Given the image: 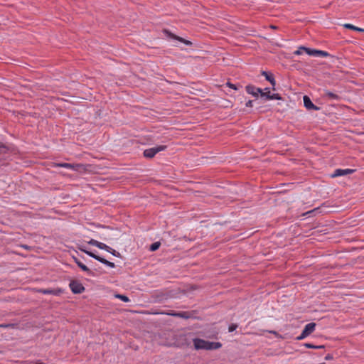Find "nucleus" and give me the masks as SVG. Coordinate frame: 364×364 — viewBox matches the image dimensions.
I'll return each instance as SVG.
<instances>
[{
    "label": "nucleus",
    "instance_id": "obj_1",
    "mask_svg": "<svg viewBox=\"0 0 364 364\" xmlns=\"http://www.w3.org/2000/svg\"><path fill=\"white\" fill-rule=\"evenodd\" d=\"M166 146L165 145H159L155 147H152L150 149H145L144 151V156L148 159L153 158L157 153L164 151L166 149Z\"/></svg>",
    "mask_w": 364,
    "mask_h": 364
},
{
    "label": "nucleus",
    "instance_id": "obj_2",
    "mask_svg": "<svg viewBox=\"0 0 364 364\" xmlns=\"http://www.w3.org/2000/svg\"><path fill=\"white\" fill-rule=\"evenodd\" d=\"M70 288L73 294H81L85 291V287L78 281L73 280L70 282Z\"/></svg>",
    "mask_w": 364,
    "mask_h": 364
},
{
    "label": "nucleus",
    "instance_id": "obj_3",
    "mask_svg": "<svg viewBox=\"0 0 364 364\" xmlns=\"http://www.w3.org/2000/svg\"><path fill=\"white\" fill-rule=\"evenodd\" d=\"M321 97L323 99L326 100L331 101H339L341 99V97L338 94L331 92L328 90H323V93L321 94Z\"/></svg>",
    "mask_w": 364,
    "mask_h": 364
},
{
    "label": "nucleus",
    "instance_id": "obj_4",
    "mask_svg": "<svg viewBox=\"0 0 364 364\" xmlns=\"http://www.w3.org/2000/svg\"><path fill=\"white\" fill-rule=\"evenodd\" d=\"M164 32L165 33L166 36L171 39L176 40L181 43H184L186 46H191L193 44L191 41L179 37L168 30H164Z\"/></svg>",
    "mask_w": 364,
    "mask_h": 364
},
{
    "label": "nucleus",
    "instance_id": "obj_5",
    "mask_svg": "<svg viewBox=\"0 0 364 364\" xmlns=\"http://www.w3.org/2000/svg\"><path fill=\"white\" fill-rule=\"evenodd\" d=\"M88 255L90 257L95 259L96 260L99 261L100 262L105 264L106 266H107L109 267H111V268L115 267L114 263L107 260L106 259H105V258H103V257H102L95 254L94 252L88 253Z\"/></svg>",
    "mask_w": 364,
    "mask_h": 364
},
{
    "label": "nucleus",
    "instance_id": "obj_6",
    "mask_svg": "<svg viewBox=\"0 0 364 364\" xmlns=\"http://www.w3.org/2000/svg\"><path fill=\"white\" fill-rule=\"evenodd\" d=\"M303 100H304V107L309 109V110H311V109H313V110H319L321 108L319 107H317L316 106L311 100V99L309 98V97H308L307 95H304V97H303Z\"/></svg>",
    "mask_w": 364,
    "mask_h": 364
},
{
    "label": "nucleus",
    "instance_id": "obj_7",
    "mask_svg": "<svg viewBox=\"0 0 364 364\" xmlns=\"http://www.w3.org/2000/svg\"><path fill=\"white\" fill-rule=\"evenodd\" d=\"M38 293H41L43 294H53L55 296H59L63 293V290L61 289H38L36 291Z\"/></svg>",
    "mask_w": 364,
    "mask_h": 364
},
{
    "label": "nucleus",
    "instance_id": "obj_8",
    "mask_svg": "<svg viewBox=\"0 0 364 364\" xmlns=\"http://www.w3.org/2000/svg\"><path fill=\"white\" fill-rule=\"evenodd\" d=\"M246 91L248 94L252 95L255 97H258L259 92H262V89L256 87L254 85H248L245 87Z\"/></svg>",
    "mask_w": 364,
    "mask_h": 364
},
{
    "label": "nucleus",
    "instance_id": "obj_9",
    "mask_svg": "<svg viewBox=\"0 0 364 364\" xmlns=\"http://www.w3.org/2000/svg\"><path fill=\"white\" fill-rule=\"evenodd\" d=\"M355 171V170L353 169H350V168H346V169H336L333 172V173L332 174V177L333 178H335V177H338V176H346V175H348V174H351L353 173V172Z\"/></svg>",
    "mask_w": 364,
    "mask_h": 364
},
{
    "label": "nucleus",
    "instance_id": "obj_10",
    "mask_svg": "<svg viewBox=\"0 0 364 364\" xmlns=\"http://www.w3.org/2000/svg\"><path fill=\"white\" fill-rule=\"evenodd\" d=\"M194 347L196 350L203 349L205 350V346L207 345V341L201 338H194L193 340Z\"/></svg>",
    "mask_w": 364,
    "mask_h": 364
},
{
    "label": "nucleus",
    "instance_id": "obj_11",
    "mask_svg": "<svg viewBox=\"0 0 364 364\" xmlns=\"http://www.w3.org/2000/svg\"><path fill=\"white\" fill-rule=\"evenodd\" d=\"M54 166L63 167V168H70V169L77 171L79 169V168L82 166V165L78 164H68V163H58V164H55Z\"/></svg>",
    "mask_w": 364,
    "mask_h": 364
},
{
    "label": "nucleus",
    "instance_id": "obj_12",
    "mask_svg": "<svg viewBox=\"0 0 364 364\" xmlns=\"http://www.w3.org/2000/svg\"><path fill=\"white\" fill-rule=\"evenodd\" d=\"M222 347V343L220 342H210L207 341L205 350H216Z\"/></svg>",
    "mask_w": 364,
    "mask_h": 364
},
{
    "label": "nucleus",
    "instance_id": "obj_13",
    "mask_svg": "<svg viewBox=\"0 0 364 364\" xmlns=\"http://www.w3.org/2000/svg\"><path fill=\"white\" fill-rule=\"evenodd\" d=\"M75 263L83 272H86L88 275L94 276L93 272L85 264H84L80 260L76 261Z\"/></svg>",
    "mask_w": 364,
    "mask_h": 364
},
{
    "label": "nucleus",
    "instance_id": "obj_14",
    "mask_svg": "<svg viewBox=\"0 0 364 364\" xmlns=\"http://www.w3.org/2000/svg\"><path fill=\"white\" fill-rule=\"evenodd\" d=\"M315 327H316V323H309L308 324H306L304 327V328L303 329V331L304 332V333L307 336H309L311 333H313L315 330Z\"/></svg>",
    "mask_w": 364,
    "mask_h": 364
},
{
    "label": "nucleus",
    "instance_id": "obj_15",
    "mask_svg": "<svg viewBox=\"0 0 364 364\" xmlns=\"http://www.w3.org/2000/svg\"><path fill=\"white\" fill-rule=\"evenodd\" d=\"M262 75L264 76L266 80L269 81L273 87L275 86L276 81L274 80V76L272 74H269L266 71H262ZM273 90H274V87H273Z\"/></svg>",
    "mask_w": 364,
    "mask_h": 364
},
{
    "label": "nucleus",
    "instance_id": "obj_16",
    "mask_svg": "<svg viewBox=\"0 0 364 364\" xmlns=\"http://www.w3.org/2000/svg\"><path fill=\"white\" fill-rule=\"evenodd\" d=\"M193 313L189 311H178L176 317L188 319L192 317Z\"/></svg>",
    "mask_w": 364,
    "mask_h": 364
},
{
    "label": "nucleus",
    "instance_id": "obj_17",
    "mask_svg": "<svg viewBox=\"0 0 364 364\" xmlns=\"http://www.w3.org/2000/svg\"><path fill=\"white\" fill-rule=\"evenodd\" d=\"M343 27L346 28H348V29H350V30H353V31H359V32H362V33L364 32V28L355 26H353L352 24H350V23L344 24Z\"/></svg>",
    "mask_w": 364,
    "mask_h": 364
},
{
    "label": "nucleus",
    "instance_id": "obj_18",
    "mask_svg": "<svg viewBox=\"0 0 364 364\" xmlns=\"http://www.w3.org/2000/svg\"><path fill=\"white\" fill-rule=\"evenodd\" d=\"M304 346L306 347L307 348H312V349H323L325 348V346L320 345V346H316L311 343H304Z\"/></svg>",
    "mask_w": 364,
    "mask_h": 364
},
{
    "label": "nucleus",
    "instance_id": "obj_19",
    "mask_svg": "<svg viewBox=\"0 0 364 364\" xmlns=\"http://www.w3.org/2000/svg\"><path fill=\"white\" fill-rule=\"evenodd\" d=\"M266 100H282V97L279 94H268L266 95Z\"/></svg>",
    "mask_w": 364,
    "mask_h": 364
},
{
    "label": "nucleus",
    "instance_id": "obj_20",
    "mask_svg": "<svg viewBox=\"0 0 364 364\" xmlns=\"http://www.w3.org/2000/svg\"><path fill=\"white\" fill-rule=\"evenodd\" d=\"M316 56H318V57H328V56H331V55L328 52H326V51L321 50H316Z\"/></svg>",
    "mask_w": 364,
    "mask_h": 364
},
{
    "label": "nucleus",
    "instance_id": "obj_21",
    "mask_svg": "<svg viewBox=\"0 0 364 364\" xmlns=\"http://www.w3.org/2000/svg\"><path fill=\"white\" fill-rule=\"evenodd\" d=\"M304 52H306L309 55L316 56V49L305 47Z\"/></svg>",
    "mask_w": 364,
    "mask_h": 364
},
{
    "label": "nucleus",
    "instance_id": "obj_22",
    "mask_svg": "<svg viewBox=\"0 0 364 364\" xmlns=\"http://www.w3.org/2000/svg\"><path fill=\"white\" fill-rule=\"evenodd\" d=\"M97 247H98V248H100V249H101V250H105V251H107H107H109V250H111V247H109V246H108V245H107L106 244L102 243V242H99L98 245H97Z\"/></svg>",
    "mask_w": 364,
    "mask_h": 364
},
{
    "label": "nucleus",
    "instance_id": "obj_23",
    "mask_svg": "<svg viewBox=\"0 0 364 364\" xmlns=\"http://www.w3.org/2000/svg\"><path fill=\"white\" fill-rule=\"evenodd\" d=\"M160 245L161 243L159 242H156L151 245L149 249L151 251H156L159 248Z\"/></svg>",
    "mask_w": 364,
    "mask_h": 364
},
{
    "label": "nucleus",
    "instance_id": "obj_24",
    "mask_svg": "<svg viewBox=\"0 0 364 364\" xmlns=\"http://www.w3.org/2000/svg\"><path fill=\"white\" fill-rule=\"evenodd\" d=\"M117 298H119V299H121L122 301H124V302H128L129 301V299L125 296V295H123V294H117L115 296Z\"/></svg>",
    "mask_w": 364,
    "mask_h": 364
},
{
    "label": "nucleus",
    "instance_id": "obj_25",
    "mask_svg": "<svg viewBox=\"0 0 364 364\" xmlns=\"http://www.w3.org/2000/svg\"><path fill=\"white\" fill-rule=\"evenodd\" d=\"M266 92H264L263 90H262V92H259L261 97H264L266 99V95L268 94H270L269 88L267 87L264 89Z\"/></svg>",
    "mask_w": 364,
    "mask_h": 364
},
{
    "label": "nucleus",
    "instance_id": "obj_26",
    "mask_svg": "<svg viewBox=\"0 0 364 364\" xmlns=\"http://www.w3.org/2000/svg\"><path fill=\"white\" fill-rule=\"evenodd\" d=\"M304 49L305 46H300L296 51L294 52V54L299 55L303 53Z\"/></svg>",
    "mask_w": 364,
    "mask_h": 364
},
{
    "label": "nucleus",
    "instance_id": "obj_27",
    "mask_svg": "<svg viewBox=\"0 0 364 364\" xmlns=\"http://www.w3.org/2000/svg\"><path fill=\"white\" fill-rule=\"evenodd\" d=\"M108 252L111 253L112 255L115 256V257H121V255L119 252H117L115 250L111 248V250L109 251H107Z\"/></svg>",
    "mask_w": 364,
    "mask_h": 364
},
{
    "label": "nucleus",
    "instance_id": "obj_28",
    "mask_svg": "<svg viewBox=\"0 0 364 364\" xmlns=\"http://www.w3.org/2000/svg\"><path fill=\"white\" fill-rule=\"evenodd\" d=\"M237 328V325L235 323H231L228 327L229 332H233Z\"/></svg>",
    "mask_w": 364,
    "mask_h": 364
},
{
    "label": "nucleus",
    "instance_id": "obj_29",
    "mask_svg": "<svg viewBox=\"0 0 364 364\" xmlns=\"http://www.w3.org/2000/svg\"><path fill=\"white\" fill-rule=\"evenodd\" d=\"M15 326V324H13V323H2V324H0V328H13L14 326Z\"/></svg>",
    "mask_w": 364,
    "mask_h": 364
},
{
    "label": "nucleus",
    "instance_id": "obj_30",
    "mask_svg": "<svg viewBox=\"0 0 364 364\" xmlns=\"http://www.w3.org/2000/svg\"><path fill=\"white\" fill-rule=\"evenodd\" d=\"M98 243H99V241L95 240H94V239H91V240L88 242V244H89V245H93V246H95V247H97Z\"/></svg>",
    "mask_w": 364,
    "mask_h": 364
},
{
    "label": "nucleus",
    "instance_id": "obj_31",
    "mask_svg": "<svg viewBox=\"0 0 364 364\" xmlns=\"http://www.w3.org/2000/svg\"><path fill=\"white\" fill-rule=\"evenodd\" d=\"M226 85H227V86H228L229 87H230V88H232V89H234V90H238V87H237V85H236L232 84V83H231V82H228L226 83Z\"/></svg>",
    "mask_w": 364,
    "mask_h": 364
},
{
    "label": "nucleus",
    "instance_id": "obj_32",
    "mask_svg": "<svg viewBox=\"0 0 364 364\" xmlns=\"http://www.w3.org/2000/svg\"><path fill=\"white\" fill-rule=\"evenodd\" d=\"M161 314L176 317V314H177V312L174 311H168L167 313H161Z\"/></svg>",
    "mask_w": 364,
    "mask_h": 364
},
{
    "label": "nucleus",
    "instance_id": "obj_33",
    "mask_svg": "<svg viewBox=\"0 0 364 364\" xmlns=\"http://www.w3.org/2000/svg\"><path fill=\"white\" fill-rule=\"evenodd\" d=\"M306 336H307V335H306V334L304 333V332L302 331V332H301V335H300L299 336H298V337H297V339H298V340H302V339L305 338Z\"/></svg>",
    "mask_w": 364,
    "mask_h": 364
},
{
    "label": "nucleus",
    "instance_id": "obj_34",
    "mask_svg": "<svg viewBox=\"0 0 364 364\" xmlns=\"http://www.w3.org/2000/svg\"><path fill=\"white\" fill-rule=\"evenodd\" d=\"M79 250L85 253H86L87 255H88V253H90L92 252L91 251H89V250H87L85 249V247H79Z\"/></svg>",
    "mask_w": 364,
    "mask_h": 364
},
{
    "label": "nucleus",
    "instance_id": "obj_35",
    "mask_svg": "<svg viewBox=\"0 0 364 364\" xmlns=\"http://www.w3.org/2000/svg\"><path fill=\"white\" fill-rule=\"evenodd\" d=\"M253 106V100H248L246 102V107H252Z\"/></svg>",
    "mask_w": 364,
    "mask_h": 364
},
{
    "label": "nucleus",
    "instance_id": "obj_36",
    "mask_svg": "<svg viewBox=\"0 0 364 364\" xmlns=\"http://www.w3.org/2000/svg\"><path fill=\"white\" fill-rule=\"evenodd\" d=\"M6 146L3 145V144H1L0 145V153H2V152H6Z\"/></svg>",
    "mask_w": 364,
    "mask_h": 364
},
{
    "label": "nucleus",
    "instance_id": "obj_37",
    "mask_svg": "<svg viewBox=\"0 0 364 364\" xmlns=\"http://www.w3.org/2000/svg\"><path fill=\"white\" fill-rule=\"evenodd\" d=\"M333 358V355H331V354H327L325 357L326 360H332Z\"/></svg>",
    "mask_w": 364,
    "mask_h": 364
},
{
    "label": "nucleus",
    "instance_id": "obj_38",
    "mask_svg": "<svg viewBox=\"0 0 364 364\" xmlns=\"http://www.w3.org/2000/svg\"><path fill=\"white\" fill-rule=\"evenodd\" d=\"M73 259H74L75 262H76V261L80 260L78 258H77V257H75V256H73Z\"/></svg>",
    "mask_w": 364,
    "mask_h": 364
},
{
    "label": "nucleus",
    "instance_id": "obj_39",
    "mask_svg": "<svg viewBox=\"0 0 364 364\" xmlns=\"http://www.w3.org/2000/svg\"><path fill=\"white\" fill-rule=\"evenodd\" d=\"M22 247H23V248H25V249H27V250H28V249H29L28 246V245H22Z\"/></svg>",
    "mask_w": 364,
    "mask_h": 364
},
{
    "label": "nucleus",
    "instance_id": "obj_40",
    "mask_svg": "<svg viewBox=\"0 0 364 364\" xmlns=\"http://www.w3.org/2000/svg\"><path fill=\"white\" fill-rule=\"evenodd\" d=\"M270 333H274V334H276V333H277V332H276V331H270Z\"/></svg>",
    "mask_w": 364,
    "mask_h": 364
},
{
    "label": "nucleus",
    "instance_id": "obj_41",
    "mask_svg": "<svg viewBox=\"0 0 364 364\" xmlns=\"http://www.w3.org/2000/svg\"><path fill=\"white\" fill-rule=\"evenodd\" d=\"M271 28H272L275 29V28H276V26H271Z\"/></svg>",
    "mask_w": 364,
    "mask_h": 364
},
{
    "label": "nucleus",
    "instance_id": "obj_42",
    "mask_svg": "<svg viewBox=\"0 0 364 364\" xmlns=\"http://www.w3.org/2000/svg\"><path fill=\"white\" fill-rule=\"evenodd\" d=\"M36 364H45V363H41H41H36Z\"/></svg>",
    "mask_w": 364,
    "mask_h": 364
}]
</instances>
